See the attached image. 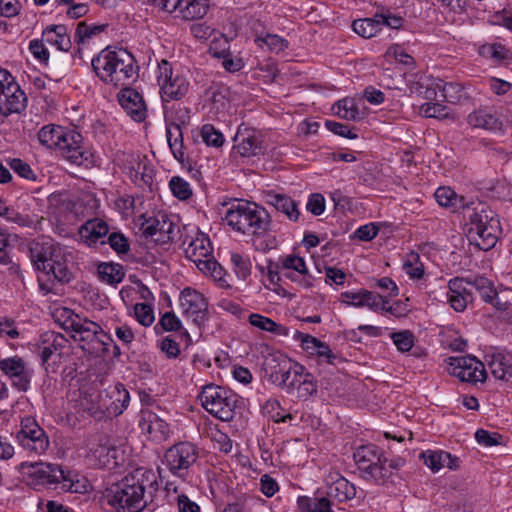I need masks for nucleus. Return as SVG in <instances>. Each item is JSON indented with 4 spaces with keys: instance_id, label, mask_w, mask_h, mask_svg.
<instances>
[{
    "instance_id": "25",
    "label": "nucleus",
    "mask_w": 512,
    "mask_h": 512,
    "mask_svg": "<svg viewBox=\"0 0 512 512\" xmlns=\"http://www.w3.org/2000/svg\"><path fill=\"white\" fill-rule=\"evenodd\" d=\"M139 427L154 442L161 443L168 439L170 428L168 423L156 413L146 410L141 412Z\"/></svg>"
},
{
    "instance_id": "63",
    "label": "nucleus",
    "mask_w": 512,
    "mask_h": 512,
    "mask_svg": "<svg viewBox=\"0 0 512 512\" xmlns=\"http://www.w3.org/2000/svg\"><path fill=\"white\" fill-rule=\"evenodd\" d=\"M190 33L195 39L205 42L216 33V30L205 22H199L190 26Z\"/></svg>"
},
{
    "instance_id": "5",
    "label": "nucleus",
    "mask_w": 512,
    "mask_h": 512,
    "mask_svg": "<svg viewBox=\"0 0 512 512\" xmlns=\"http://www.w3.org/2000/svg\"><path fill=\"white\" fill-rule=\"evenodd\" d=\"M182 244L187 259L205 276L212 278L221 286L227 285L225 270L215 260L212 243L206 234L196 230L191 235H185Z\"/></svg>"
},
{
    "instance_id": "1",
    "label": "nucleus",
    "mask_w": 512,
    "mask_h": 512,
    "mask_svg": "<svg viewBox=\"0 0 512 512\" xmlns=\"http://www.w3.org/2000/svg\"><path fill=\"white\" fill-rule=\"evenodd\" d=\"M18 471L33 489L56 484H60L63 491L70 493H85L88 489L86 477L57 464L22 462L18 466Z\"/></svg>"
},
{
    "instance_id": "59",
    "label": "nucleus",
    "mask_w": 512,
    "mask_h": 512,
    "mask_svg": "<svg viewBox=\"0 0 512 512\" xmlns=\"http://www.w3.org/2000/svg\"><path fill=\"white\" fill-rule=\"evenodd\" d=\"M391 338L400 352H408L414 345V335L408 330L393 332Z\"/></svg>"
},
{
    "instance_id": "7",
    "label": "nucleus",
    "mask_w": 512,
    "mask_h": 512,
    "mask_svg": "<svg viewBox=\"0 0 512 512\" xmlns=\"http://www.w3.org/2000/svg\"><path fill=\"white\" fill-rule=\"evenodd\" d=\"M469 228L467 236L482 250H489L498 240L499 220L492 211H487L482 204L468 211Z\"/></svg>"
},
{
    "instance_id": "21",
    "label": "nucleus",
    "mask_w": 512,
    "mask_h": 512,
    "mask_svg": "<svg viewBox=\"0 0 512 512\" xmlns=\"http://www.w3.org/2000/svg\"><path fill=\"white\" fill-rule=\"evenodd\" d=\"M181 313L200 326L207 318V302L204 296L192 288H185L179 297Z\"/></svg>"
},
{
    "instance_id": "38",
    "label": "nucleus",
    "mask_w": 512,
    "mask_h": 512,
    "mask_svg": "<svg viewBox=\"0 0 512 512\" xmlns=\"http://www.w3.org/2000/svg\"><path fill=\"white\" fill-rule=\"evenodd\" d=\"M382 456L383 452L373 444L360 446L353 454L354 461L360 474L373 465L375 461H380Z\"/></svg>"
},
{
    "instance_id": "50",
    "label": "nucleus",
    "mask_w": 512,
    "mask_h": 512,
    "mask_svg": "<svg viewBox=\"0 0 512 512\" xmlns=\"http://www.w3.org/2000/svg\"><path fill=\"white\" fill-rule=\"evenodd\" d=\"M230 262L234 273L239 279L245 280L251 274L252 264L247 255L231 252Z\"/></svg>"
},
{
    "instance_id": "2",
    "label": "nucleus",
    "mask_w": 512,
    "mask_h": 512,
    "mask_svg": "<svg viewBox=\"0 0 512 512\" xmlns=\"http://www.w3.org/2000/svg\"><path fill=\"white\" fill-rule=\"evenodd\" d=\"M134 57L126 50H102L92 59V68L101 81L115 87L129 86L137 76Z\"/></svg>"
},
{
    "instance_id": "41",
    "label": "nucleus",
    "mask_w": 512,
    "mask_h": 512,
    "mask_svg": "<svg viewBox=\"0 0 512 512\" xmlns=\"http://www.w3.org/2000/svg\"><path fill=\"white\" fill-rule=\"evenodd\" d=\"M327 494L329 497H333L339 502H345L355 497L356 488L347 479L339 476L329 486Z\"/></svg>"
},
{
    "instance_id": "10",
    "label": "nucleus",
    "mask_w": 512,
    "mask_h": 512,
    "mask_svg": "<svg viewBox=\"0 0 512 512\" xmlns=\"http://www.w3.org/2000/svg\"><path fill=\"white\" fill-rule=\"evenodd\" d=\"M157 82L163 102L180 100L190 89V81L186 74L180 70H174L167 60L158 63Z\"/></svg>"
},
{
    "instance_id": "52",
    "label": "nucleus",
    "mask_w": 512,
    "mask_h": 512,
    "mask_svg": "<svg viewBox=\"0 0 512 512\" xmlns=\"http://www.w3.org/2000/svg\"><path fill=\"white\" fill-rule=\"evenodd\" d=\"M333 110L336 115L346 120H357L359 119V110L355 105L353 99L344 98L338 101L334 106Z\"/></svg>"
},
{
    "instance_id": "27",
    "label": "nucleus",
    "mask_w": 512,
    "mask_h": 512,
    "mask_svg": "<svg viewBox=\"0 0 512 512\" xmlns=\"http://www.w3.org/2000/svg\"><path fill=\"white\" fill-rule=\"evenodd\" d=\"M466 285L468 284L464 278L455 277L448 281L447 301L456 312H463L473 301V296Z\"/></svg>"
},
{
    "instance_id": "6",
    "label": "nucleus",
    "mask_w": 512,
    "mask_h": 512,
    "mask_svg": "<svg viewBox=\"0 0 512 512\" xmlns=\"http://www.w3.org/2000/svg\"><path fill=\"white\" fill-rule=\"evenodd\" d=\"M225 220L233 230L243 234L262 235L270 227V216L267 211L247 201L233 204L226 211Z\"/></svg>"
},
{
    "instance_id": "45",
    "label": "nucleus",
    "mask_w": 512,
    "mask_h": 512,
    "mask_svg": "<svg viewBox=\"0 0 512 512\" xmlns=\"http://www.w3.org/2000/svg\"><path fill=\"white\" fill-rule=\"evenodd\" d=\"M222 42L223 48L221 49V51L216 50V45H210V52L213 54V56L223 59L222 65L227 71H239L243 67L242 59L233 57L232 54L228 51L227 39H223Z\"/></svg>"
},
{
    "instance_id": "43",
    "label": "nucleus",
    "mask_w": 512,
    "mask_h": 512,
    "mask_svg": "<svg viewBox=\"0 0 512 512\" xmlns=\"http://www.w3.org/2000/svg\"><path fill=\"white\" fill-rule=\"evenodd\" d=\"M97 272L99 279L110 285L119 284L125 277L123 266L117 263H101Z\"/></svg>"
},
{
    "instance_id": "51",
    "label": "nucleus",
    "mask_w": 512,
    "mask_h": 512,
    "mask_svg": "<svg viewBox=\"0 0 512 512\" xmlns=\"http://www.w3.org/2000/svg\"><path fill=\"white\" fill-rule=\"evenodd\" d=\"M363 307H367L374 312L385 311L392 313V306H388V296H383L367 290L364 294Z\"/></svg>"
},
{
    "instance_id": "64",
    "label": "nucleus",
    "mask_w": 512,
    "mask_h": 512,
    "mask_svg": "<svg viewBox=\"0 0 512 512\" xmlns=\"http://www.w3.org/2000/svg\"><path fill=\"white\" fill-rule=\"evenodd\" d=\"M303 502L307 504L308 512H333L331 502L327 497L315 498L313 500L306 498Z\"/></svg>"
},
{
    "instance_id": "56",
    "label": "nucleus",
    "mask_w": 512,
    "mask_h": 512,
    "mask_svg": "<svg viewBox=\"0 0 512 512\" xmlns=\"http://www.w3.org/2000/svg\"><path fill=\"white\" fill-rule=\"evenodd\" d=\"M169 186L173 195L180 200H186L192 195L190 184L179 176L172 177Z\"/></svg>"
},
{
    "instance_id": "46",
    "label": "nucleus",
    "mask_w": 512,
    "mask_h": 512,
    "mask_svg": "<svg viewBox=\"0 0 512 512\" xmlns=\"http://www.w3.org/2000/svg\"><path fill=\"white\" fill-rule=\"evenodd\" d=\"M63 132L64 128L61 126L46 125L38 132V140L47 148H58Z\"/></svg>"
},
{
    "instance_id": "62",
    "label": "nucleus",
    "mask_w": 512,
    "mask_h": 512,
    "mask_svg": "<svg viewBox=\"0 0 512 512\" xmlns=\"http://www.w3.org/2000/svg\"><path fill=\"white\" fill-rule=\"evenodd\" d=\"M476 441L484 447H492L501 444L502 436L496 432H489L484 429H478L475 432Z\"/></svg>"
},
{
    "instance_id": "3",
    "label": "nucleus",
    "mask_w": 512,
    "mask_h": 512,
    "mask_svg": "<svg viewBox=\"0 0 512 512\" xmlns=\"http://www.w3.org/2000/svg\"><path fill=\"white\" fill-rule=\"evenodd\" d=\"M29 255L36 270L52 277L59 284L68 283L72 273L68 268L65 249L50 238H41L30 243Z\"/></svg>"
},
{
    "instance_id": "44",
    "label": "nucleus",
    "mask_w": 512,
    "mask_h": 512,
    "mask_svg": "<svg viewBox=\"0 0 512 512\" xmlns=\"http://www.w3.org/2000/svg\"><path fill=\"white\" fill-rule=\"evenodd\" d=\"M255 43L261 49H266L273 53H280L286 50L289 46V42L285 38L277 34L270 33L257 36L255 38Z\"/></svg>"
},
{
    "instance_id": "34",
    "label": "nucleus",
    "mask_w": 512,
    "mask_h": 512,
    "mask_svg": "<svg viewBox=\"0 0 512 512\" xmlns=\"http://www.w3.org/2000/svg\"><path fill=\"white\" fill-rule=\"evenodd\" d=\"M108 232L107 223L99 218L86 221L79 229L80 238L89 246L96 244Z\"/></svg>"
},
{
    "instance_id": "39",
    "label": "nucleus",
    "mask_w": 512,
    "mask_h": 512,
    "mask_svg": "<svg viewBox=\"0 0 512 512\" xmlns=\"http://www.w3.org/2000/svg\"><path fill=\"white\" fill-rule=\"evenodd\" d=\"M249 323L253 327L272 333L275 336L287 337L289 335V329L287 327L258 313H252L249 315Z\"/></svg>"
},
{
    "instance_id": "61",
    "label": "nucleus",
    "mask_w": 512,
    "mask_h": 512,
    "mask_svg": "<svg viewBox=\"0 0 512 512\" xmlns=\"http://www.w3.org/2000/svg\"><path fill=\"white\" fill-rule=\"evenodd\" d=\"M420 111L428 118L443 119L449 115L448 108L438 102L425 103L421 106Z\"/></svg>"
},
{
    "instance_id": "14",
    "label": "nucleus",
    "mask_w": 512,
    "mask_h": 512,
    "mask_svg": "<svg viewBox=\"0 0 512 512\" xmlns=\"http://www.w3.org/2000/svg\"><path fill=\"white\" fill-rule=\"evenodd\" d=\"M447 363L449 374L461 381L476 384L484 383L487 378L484 364L474 356L449 357Z\"/></svg>"
},
{
    "instance_id": "18",
    "label": "nucleus",
    "mask_w": 512,
    "mask_h": 512,
    "mask_svg": "<svg viewBox=\"0 0 512 512\" xmlns=\"http://www.w3.org/2000/svg\"><path fill=\"white\" fill-rule=\"evenodd\" d=\"M152 4L168 12H178L184 20L203 18L209 9V0H149Z\"/></svg>"
},
{
    "instance_id": "40",
    "label": "nucleus",
    "mask_w": 512,
    "mask_h": 512,
    "mask_svg": "<svg viewBox=\"0 0 512 512\" xmlns=\"http://www.w3.org/2000/svg\"><path fill=\"white\" fill-rule=\"evenodd\" d=\"M268 203L278 212L286 215L289 220H298L300 213L297 208V203L291 197L282 194H273L269 196Z\"/></svg>"
},
{
    "instance_id": "35",
    "label": "nucleus",
    "mask_w": 512,
    "mask_h": 512,
    "mask_svg": "<svg viewBox=\"0 0 512 512\" xmlns=\"http://www.w3.org/2000/svg\"><path fill=\"white\" fill-rule=\"evenodd\" d=\"M43 41L67 52L71 48V40L65 25H49L42 32Z\"/></svg>"
},
{
    "instance_id": "13",
    "label": "nucleus",
    "mask_w": 512,
    "mask_h": 512,
    "mask_svg": "<svg viewBox=\"0 0 512 512\" xmlns=\"http://www.w3.org/2000/svg\"><path fill=\"white\" fill-rule=\"evenodd\" d=\"M87 458L89 461L101 468L117 466L118 449L112 443L111 438L104 433H95L86 440Z\"/></svg>"
},
{
    "instance_id": "26",
    "label": "nucleus",
    "mask_w": 512,
    "mask_h": 512,
    "mask_svg": "<svg viewBox=\"0 0 512 512\" xmlns=\"http://www.w3.org/2000/svg\"><path fill=\"white\" fill-rule=\"evenodd\" d=\"M118 101L133 120L141 122L145 119L146 107L139 92L128 86H124L118 94Z\"/></svg>"
},
{
    "instance_id": "22",
    "label": "nucleus",
    "mask_w": 512,
    "mask_h": 512,
    "mask_svg": "<svg viewBox=\"0 0 512 512\" xmlns=\"http://www.w3.org/2000/svg\"><path fill=\"white\" fill-rule=\"evenodd\" d=\"M79 409L96 420L109 417L108 394L105 391H85L78 400Z\"/></svg>"
},
{
    "instance_id": "17",
    "label": "nucleus",
    "mask_w": 512,
    "mask_h": 512,
    "mask_svg": "<svg viewBox=\"0 0 512 512\" xmlns=\"http://www.w3.org/2000/svg\"><path fill=\"white\" fill-rule=\"evenodd\" d=\"M139 220L141 221L140 231L145 239L160 245L172 240L174 224L166 214L159 213L156 216L150 217L142 215Z\"/></svg>"
},
{
    "instance_id": "8",
    "label": "nucleus",
    "mask_w": 512,
    "mask_h": 512,
    "mask_svg": "<svg viewBox=\"0 0 512 512\" xmlns=\"http://www.w3.org/2000/svg\"><path fill=\"white\" fill-rule=\"evenodd\" d=\"M198 457V449L191 442L183 441L172 445L164 453L162 459L164 468H158L160 478L165 477L164 473L167 470L173 476L185 480Z\"/></svg>"
},
{
    "instance_id": "33",
    "label": "nucleus",
    "mask_w": 512,
    "mask_h": 512,
    "mask_svg": "<svg viewBox=\"0 0 512 512\" xmlns=\"http://www.w3.org/2000/svg\"><path fill=\"white\" fill-rule=\"evenodd\" d=\"M420 457L424 460L425 465L434 473L444 467L449 469H455L458 467V458L453 457L450 453L442 450H427L422 452Z\"/></svg>"
},
{
    "instance_id": "9",
    "label": "nucleus",
    "mask_w": 512,
    "mask_h": 512,
    "mask_svg": "<svg viewBox=\"0 0 512 512\" xmlns=\"http://www.w3.org/2000/svg\"><path fill=\"white\" fill-rule=\"evenodd\" d=\"M199 399L211 415L222 421L233 419L237 399L231 391L221 386L207 385L199 394Z\"/></svg>"
},
{
    "instance_id": "32",
    "label": "nucleus",
    "mask_w": 512,
    "mask_h": 512,
    "mask_svg": "<svg viewBox=\"0 0 512 512\" xmlns=\"http://www.w3.org/2000/svg\"><path fill=\"white\" fill-rule=\"evenodd\" d=\"M488 366L491 374L498 380L509 381L512 378V354L495 352L489 356Z\"/></svg>"
},
{
    "instance_id": "37",
    "label": "nucleus",
    "mask_w": 512,
    "mask_h": 512,
    "mask_svg": "<svg viewBox=\"0 0 512 512\" xmlns=\"http://www.w3.org/2000/svg\"><path fill=\"white\" fill-rule=\"evenodd\" d=\"M468 124L473 128H482L490 131L501 130L502 122L493 113L478 109L467 116Z\"/></svg>"
},
{
    "instance_id": "55",
    "label": "nucleus",
    "mask_w": 512,
    "mask_h": 512,
    "mask_svg": "<svg viewBox=\"0 0 512 512\" xmlns=\"http://www.w3.org/2000/svg\"><path fill=\"white\" fill-rule=\"evenodd\" d=\"M200 136L203 142L208 146L221 147L224 143V137L212 124H205L200 130Z\"/></svg>"
},
{
    "instance_id": "12",
    "label": "nucleus",
    "mask_w": 512,
    "mask_h": 512,
    "mask_svg": "<svg viewBox=\"0 0 512 512\" xmlns=\"http://www.w3.org/2000/svg\"><path fill=\"white\" fill-rule=\"evenodd\" d=\"M15 437L20 447L29 454L42 455L50 445L47 433L32 417L21 420Z\"/></svg>"
},
{
    "instance_id": "42",
    "label": "nucleus",
    "mask_w": 512,
    "mask_h": 512,
    "mask_svg": "<svg viewBox=\"0 0 512 512\" xmlns=\"http://www.w3.org/2000/svg\"><path fill=\"white\" fill-rule=\"evenodd\" d=\"M166 137L170 150L175 159L183 162L185 159L182 128L176 125H167Z\"/></svg>"
},
{
    "instance_id": "57",
    "label": "nucleus",
    "mask_w": 512,
    "mask_h": 512,
    "mask_svg": "<svg viewBox=\"0 0 512 512\" xmlns=\"http://www.w3.org/2000/svg\"><path fill=\"white\" fill-rule=\"evenodd\" d=\"M403 269L410 278L420 279L424 274V266L420 262L419 255L411 253L403 264Z\"/></svg>"
},
{
    "instance_id": "29",
    "label": "nucleus",
    "mask_w": 512,
    "mask_h": 512,
    "mask_svg": "<svg viewBox=\"0 0 512 512\" xmlns=\"http://www.w3.org/2000/svg\"><path fill=\"white\" fill-rule=\"evenodd\" d=\"M468 285L474 287L480 294L481 298L486 302L494 306L498 310H506L508 308V302L502 301L498 295L494 284L491 280L486 277L478 276L475 278H466Z\"/></svg>"
},
{
    "instance_id": "16",
    "label": "nucleus",
    "mask_w": 512,
    "mask_h": 512,
    "mask_svg": "<svg viewBox=\"0 0 512 512\" xmlns=\"http://www.w3.org/2000/svg\"><path fill=\"white\" fill-rule=\"evenodd\" d=\"M61 317L65 318L64 326L72 331V338L81 344L84 349L85 344H89L98 339V335L102 333V328L97 323L83 319L79 315L74 314L72 310L61 309Z\"/></svg>"
},
{
    "instance_id": "48",
    "label": "nucleus",
    "mask_w": 512,
    "mask_h": 512,
    "mask_svg": "<svg viewBox=\"0 0 512 512\" xmlns=\"http://www.w3.org/2000/svg\"><path fill=\"white\" fill-rule=\"evenodd\" d=\"M304 367L297 363H292V368L285 374V376L278 382V385L285 389L287 393L295 394L298 389V383L303 380Z\"/></svg>"
},
{
    "instance_id": "4",
    "label": "nucleus",
    "mask_w": 512,
    "mask_h": 512,
    "mask_svg": "<svg viewBox=\"0 0 512 512\" xmlns=\"http://www.w3.org/2000/svg\"><path fill=\"white\" fill-rule=\"evenodd\" d=\"M144 492V473L136 471L108 488L103 497L118 512H141L147 504Z\"/></svg>"
},
{
    "instance_id": "49",
    "label": "nucleus",
    "mask_w": 512,
    "mask_h": 512,
    "mask_svg": "<svg viewBox=\"0 0 512 512\" xmlns=\"http://www.w3.org/2000/svg\"><path fill=\"white\" fill-rule=\"evenodd\" d=\"M355 33L363 38H371L381 30V23L378 18L358 19L352 23Z\"/></svg>"
},
{
    "instance_id": "58",
    "label": "nucleus",
    "mask_w": 512,
    "mask_h": 512,
    "mask_svg": "<svg viewBox=\"0 0 512 512\" xmlns=\"http://www.w3.org/2000/svg\"><path fill=\"white\" fill-rule=\"evenodd\" d=\"M134 315L136 320L145 327L152 325L155 320L153 308L147 303L135 304Z\"/></svg>"
},
{
    "instance_id": "23",
    "label": "nucleus",
    "mask_w": 512,
    "mask_h": 512,
    "mask_svg": "<svg viewBox=\"0 0 512 512\" xmlns=\"http://www.w3.org/2000/svg\"><path fill=\"white\" fill-rule=\"evenodd\" d=\"M425 97L430 100L458 103L464 97V91L458 83L433 79L425 90Z\"/></svg>"
},
{
    "instance_id": "53",
    "label": "nucleus",
    "mask_w": 512,
    "mask_h": 512,
    "mask_svg": "<svg viewBox=\"0 0 512 512\" xmlns=\"http://www.w3.org/2000/svg\"><path fill=\"white\" fill-rule=\"evenodd\" d=\"M106 27L107 25H87L85 22H80L78 23L75 31V41L83 44L92 37L103 32Z\"/></svg>"
},
{
    "instance_id": "24",
    "label": "nucleus",
    "mask_w": 512,
    "mask_h": 512,
    "mask_svg": "<svg viewBox=\"0 0 512 512\" xmlns=\"http://www.w3.org/2000/svg\"><path fill=\"white\" fill-rule=\"evenodd\" d=\"M62 155L71 163L81 164L87 159L83 147V136L75 130H65L58 145Z\"/></svg>"
},
{
    "instance_id": "54",
    "label": "nucleus",
    "mask_w": 512,
    "mask_h": 512,
    "mask_svg": "<svg viewBox=\"0 0 512 512\" xmlns=\"http://www.w3.org/2000/svg\"><path fill=\"white\" fill-rule=\"evenodd\" d=\"M435 199L440 206L458 208V202L462 201L459 199L457 194L450 187H439L435 191Z\"/></svg>"
},
{
    "instance_id": "11",
    "label": "nucleus",
    "mask_w": 512,
    "mask_h": 512,
    "mask_svg": "<svg viewBox=\"0 0 512 512\" xmlns=\"http://www.w3.org/2000/svg\"><path fill=\"white\" fill-rule=\"evenodd\" d=\"M27 107V97L7 70L0 68V115L20 114Z\"/></svg>"
},
{
    "instance_id": "15",
    "label": "nucleus",
    "mask_w": 512,
    "mask_h": 512,
    "mask_svg": "<svg viewBox=\"0 0 512 512\" xmlns=\"http://www.w3.org/2000/svg\"><path fill=\"white\" fill-rule=\"evenodd\" d=\"M116 164L136 185H150L152 183V169L139 153L121 151L115 155Z\"/></svg>"
},
{
    "instance_id": "20",
    "label": "nucleus",
    "mask_w": 512,
    "mask_h": 512,
    "mask_svg": "<svg viewBox=\"0 0 512 512\" xmlns=\"http://www.w3.org/2000/svg\"><path fill=\"white\" fill-rule=\"evenodd\" d=\"M233 152L241 157H253L264 153L261 135L253 128L241 124L233 138Z\"/></svg>"
},
{
    "instance_id": "47",
    "label": "nucleus",
    "mask_w": 512,
    "mask_h": 512,
    "mask_svg": "<svg viewBox=\"0 0 512 512\" xmlns=\"http://www.w3.org/2000/svg\"><path fill=\"white\" fill-rule=\"evenodd\" d=\"M304 367L297 363H292V368L285 374V376L278 382V385L285 389L287 393L295 394L298 389V383L303 380Z\"/></svg>"
},
{
    "instance_id": "60",
    "label": "nucleus",
    "mask_w": 512,
    "mask_h": 512,
    "mask_svg": "<svg viewBox=\"0 0 512 512\" xmlns=\"http://www.w3.org/2000/svg\"><path fill=\"white\" fill-rule=\"evenodd\" d=\"M317 392V385L311 374L306 373L303 380L298 383L296 396L301 399H307L309 396Z\"/></svg>"
},
{
    "instance_id": "31",
    "label": "nucleus",
    "mask_w": 512,
    "mask_h": 512,
    "mask_svg": "<svg viewBox=\"0 0 512 512\" xmlns=\"http://www.w3.org/2000/svg\"><path fill=\"white\" fill-rule=\"evenodd\" d=\"M291 368V360L279 352L269 354L263 361V369L266 375L276 384H278Z\"/></svg>"
},
{
    "instance_id": "36",
    "label": "nucleus",
    "mask_w": 512,
    "mask_h": 512,
    "mask_svg": "<svg viewBox=\"0 0 512 512\" xmlns=\"http://www.w3.org/2000/svg\"><path fill=\"white\" fill-rule=\"evenodd\" d=\"M105 393L108 394L109 417L121 415L130 401L128 390L123 384L117 383Z\"/></svg>"
},
{
    "instance_id": "30",
    "label": "nucleus",
    "mask_w": 512,
    "mask_h": 512,
    "mask_svg": "<svg viewBox=\"0 0 512 512\" xmlns=\"http://www.w3.org/2000/svg\"><path fill=\"white\" fill-rule=\"evenodd\" d=\"M68 340L60 333L46 331L40 337V357L46 363L53 355L61 356L67 347Z\"/></svg>"
},
{
    "instance_id": "19",
    "label": "nucleus",
    "mask_w": 512,
    "mask_h": 512,
    "mask_svg": "<svg viewBox=\"0 0 512 512\" xmlns=\"http://www.w3.org/2000/svg\"><path fill=\"white\" fill-rule=\"evenodd\" d=\"M0 371L8 379L14 388L19 391H27L30 388L33 370L19 356L8 357L0 360Z\"/></svg>"
},
{
    "instance_id": "28",
    "label": "nucleus",
    "mask_w": 512,
    "mask_h": 512,
    "mask_svg": "<svg viewBox=\"0 0 512 512\" xmlns=\"http://www.w3.org/2000/svg\"><path fill=\"white\" fill-rule=\"evenodd\" d=\"M281 273L285 278L297 282L303 288L312 285L305 261L299 256L289 255L285 257L282 262Z\"/></svg>"
}]
</instances>
